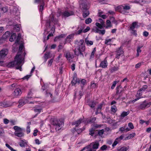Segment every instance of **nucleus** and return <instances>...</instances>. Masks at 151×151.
<instances>
[{
  "mask_svg": "<svg viewBox=\"0 0 151 151\" xmlns=\"http://www.w3.org/2000/svg\"><path fill=\"white\" fill-rule=\"evenodd\" d=\"M23 47L24 45L22 44L20 45L19 51L15 56L14 60L10 62L8 64L7 66L8 67L11 68L16 66V69H19L20 71H22L21 65H20L24 60V58H22L21 54Z\"/></svg>",
  "mask_w": 151,
  "mask_h": 151,
  "instance_id": "nucleus-1",
  "label": "nucleus"
},
{
  "mask_svg": "<svg viewBox=\"0 0 151 151\" xmlns=\"http://www.w3.org/2000/svg\"><path fill=\"white\" fill-rule=\"evenodd\" d=\"M84 40H81L78 41L76 40L75 41V44L76 45V48L74 51L75 55L78 56L80 55L84 57V55L82 53L85 50V47L83 44Z\"/></svg>",
  "mask_w": 151,
  "mask_h": 151,
  "instance_id": "nucleus-2",
  "label": "nucleus"
},
{
  "mask_svg": "<svg viewBox=\"0 0 151 151\" xmlns=\"http://www.w3.org/2000/svg\"><path fill=\"white\" fill-rule=\"evenodd\" d=\"M99 144L98 142H95L91 143L89 145L84 147L80 151H83L86 149V151H96L99 146Z\"/></svg>",
  "mask_w": 151,
  "mask_h": 151,
  "instance_id": "nucleus-3",
  "label": "nucleus"
},
{
  "mask_svg": "<svg viewBox=\"0 0 151 151\" xmlns=\"http://www.w3.org/2000/svg\"><path fill=\"white\" fill-rule=\"evenodd\" d=\"M58 20L54 18V16L53 14H51L49 17V19L46 20V26L47 29L50 27V23L53 22L55 24H57ZM47 29H45V31H46Z\"/></svg>",
  "mask_w": 151,
  "mask_h": 151,
  "instance_id": "nucleus-4",
  "label": "nucleus"
},
{
  "mask_svg": "<svg viewBox=\"0 0 151 151\" xmlns=\"http://www.w3.org/2000/svg\"><path fill=\"white\" fill-rule=\"evenodd\" d=\"M13 129L15 130L14 135L19 137H22L24 136V134L22 132V129L20 127L16 126H14Z\"/></svg>",
  "mask_w": 151,
  "mask_h": 151,
  "instance_id": "nucleus-5",
  "label": "nucleus"
},
{
  "mask_svg": "<svg viewBox=\"0 0 151 151\" xmlns=\"http://www.w3.org/2000/svg\"><path fill=\"white\" fill-rule=\"evenodd\" d=\"M53 124L56 126L55 129L57 131H58L61 128L64 124L63 121L60 120H55L53 121Z\"/></svg>",
  "mask_w": 151,
  "mask_h": 151,
  "instance_id": "nucleus-6",
  "label": "nucleus"
},
{
  "mask_svg": "<svg viewBox=\"0 0 151 151\" xmlns=\"http://www.w3.org/2000/svg\"><path fill=\"white\" fill-rule=\"evenodd\" d=\"M146 100L144 101L143 103L139 106L138 107L139 109L142 110L145 109V108H147L151 105V101L147 103H146Z\"/></svg>",
  "mask_w": 151,
  "mask_h": 151,
  "instance_id": "nucleus-7",
  "label": "nucleus"
},
{
  "mask_svg": "<svg viewBox=\"0 0 151 151\" xmlns=\"http://www.w3.org/2000/svg\"><path fill=\"white\" fill-rule=\"evenodd\" d=\"M61 14L63 17H67L74 15V12L73 11H68L67 10H65L63 12H62Z\"/></svg>",
  "mask_w": 151,
  "mask_h": 151,
  "instance_id": "nucleus-8",
  "label": "nucleus"
},
{
  "mask_svg": "<svg viewBox=\"0 0 151 151\" xmlns=\"http://www.w3.org/2000/svg\"><path fill=\"white\" fill-rule=\"evenodd\" d=\"M42 110V107L40 105H37L34 108V111L36 114L34 117L36 116L37 115L39 114Z\"/></svg>",
  "mask_w": 151,
  "mask_h": 151,
  "instance_id": "nucleus-9",
  "label": "nucleus"
},
{
  "mask_svg": "<svg viewBox=\"0 0 151 151\" xmlns=\"http://www.w3.org/2000/svg\"><path fill=\"white\" fill-rule=\"evenodd\" d=\"M8 53V50L7 49H4L0 51V60L6 57Z\"/></svg>",
  "mask_w": 151,
  "mask_h": 151,
  "instance_id": "nucleus-10",
  "label": "nucleus"
},
{
  "mask_svg": "<svg viewBox=\"0 0 151 151\" xmlns=\"http://www.w3.org/2000/svg\"><path fill=\"white\" fill-rule=\"evenodd\" d=\"M78 84L80 86L82 90L84 86L86 85V80L84 79L78 78Z\"/></svg>",
  "mask_w": 151,
  "mask_h": 151,
  "instance_id": "nucleus-11",
  "label": "nucleus"
},
{
  "mask_svg": "<svg viewBox=\"0 0 151 151\" xmlns=\"http://www.w3.org/2000/svg\"><path fill=\"white\" fill-rule=\"evenodd\" d=\"M88 4L86 2H83L80 4V7L82 11L88 10Z\"/></svg>",
  "mask_w": 151,
  "mask_h": 151,
  "instance_id": "nucleus-12",
  "label": "nucleus"
},
{
  "mask_svg": "<svg viewBox=\"0 0 151 151\" xmlns=\"http://www.w3.org/2000/svg\"><path fill=\"white\" fill-rule=\"evenodd\" d=\"M116 52L117 53L116 56V58L119 59L120 55L123 54L124 53L122 47L121 46L120 47L116 49Z\"/></svg>",
  "mask_w": 151,
  "mask_h": 151,
  "instance_id": "nucleus-13",
  "label": "nucleus"
},
{
  "mask_svg": "<svg viewBox=\"0 0 151 151\" xmlns=\"http://www.w3.org/2000/svg\"><path fill=\"white\" fill-rule=\"evenodd\" d=\"M12 104V102L10 101H4L0 102V106L5 107L11 106Z\"/></svg>",
  "mask_w": 151,
  "mask_h": 151,
  "instance_id": "nucleus-14",
  "label": "nucleus"
},
{
  "mask_svg": "<svg viewBox=\"0 0 151 151\" xmlns=\"http://www.w3.org/2000/svg\"><path fill=\"white\" fill-rule=\"evenodd\" d=\"M22 93L21 88H16L13 93V95L15 97H17L20 96Z\"/></svg>",
  "mask_w": 151,
  "mask_h": 151,
  "instance_id": "nucleus-15",
  "label": "nucleus"
},
{
  "mask_svg": "<svg viewBox=\"0 0 151 151\" xmlns=\"http://www.w3.org/2000/svg\"><path fill=\"white\" fill-rule=\"evenodd\" d=\"M124 137V136L123 135H121L119 137L115 139L114 142L112 145V146L113 147L116 146L117 144L121 142Z\"/></svg>",
  "mask_w": 151,
  "mask_h": 151,
  "instance_id": "nucleus-16",
  "label": "nucleus"
},
{
  "mask_svg": "<svg viewBox=\"0 0 151 151\" xmlns=\"http://www.w3.org/2000/svg\"><path fill=\"white\" fill-rule=\"evenodd\" d=\"M108 64L106 58L103 61L101 62L99 67L103 68H105L107 67Z\"/></svg>",
  "mask_w": 151,
  "mask_h": 151,
  "instance_id": "nucleus-17",
  "label": "nucleus"
},
{
  "mask_svg": "<svg viewBox=\"0 0 151 151\" xmlns=\"http://www.w3.org/2000/svg\"><path fill=\"white\" fill-rule=\"evenodd\" d=\"M116 10H117L118 11L121 13L125 15L129 13L128 12L126 11L127 10H124L122 9L121 8V7L120 6H117L116 8Z\"/></svg>",
  "mask_w": 151,
  "mask_h": 151,
  "instance_id": "nucleus-18",
  "label": "nucleus"
},
{
  "mask_svg": "<svg viewBox=\"0 0 151 151\" xmlns=\"http://www.w3.org/2000/svg\"><path fill=\"white\" fill-rule=\"evenodd\" d=\"M83 121L82 118L79 119L78 120L73 122L72 123V125H75L76 127H78L80 124Z\"/></svg>",
  "mask_w": 151,
  "mask_h": 151,
  "instance_id": "nucleus-19",
  "label": "nucleus"
},
{
  "mask_svg": "<svg viewBox=\"0 0 151 151\" xmlns=\"http://www.w3.org/2000/svg\"><path fill=\"white\" fill-rule=\"evenodd\" d=\"M137 23V22H133L130 27L129 30H133L135 28H138L139 26L138 25Z\"/></svg>",
  "mask_w": 151,
  "mask_h": 151,
  "instance_id": "nucleus-20",
  "label": "nucleus"
},
{
  "mask_svg": "<svg viewBox=\"0 0 151 151\" xmlns=\"http://www.w3.org/2000/svg\"><path fill=\"white\" fill-rule=\"evenodd\" d=\"M50 52H46L44 55L43 57L44 58L45 60V62H46L47 59L50 58L51 57L50 55Z\"/></svg>",
  "mask_w": 151,
  "mask_h": 151,
  "instance_id": "nucleus-21",
  "label": "nucleus"
},
{
  "mask_svg": "<svg viewBox=\"0 0 151 151\" xmlns=\"http://www.w3.org/2000/svg\"><path fill=\"white\" fill-rule=\"evenodd\" d=\"M65 36L66 35L65 34H61V35L56 37L54 39V41L55 42L58 40H60L61 38L65 37Z\"/></svg>",
  "mask_w": 151,
  "mask_h": 151,
  "instance_id": "nucleus-22",
  "label": "nucleus"
},
{
  "mask_svg": "<svg viewBox=\"0 0 151 151\" xmlns=\"http://www.w3.org/2000/svg\"><path fill=\"white\" fill-rule=\"evenodd\" d=\"M122 86H121V85H119L118 86H117L116 88V96L117 95H118L122 91V90H120V89L122 88Z\"/></svg>",
  "mask_w": 151,
  "mask_h": 151,
  "instance_id": "nucleus-23",
  "label": "nucleus"
},
{
  "mask_svg": "<svg viewBox=\"0 0 151 151\" xmlns=\"http://www.w3.org/2000/svg\"><path fill=\"white\" fill-rule=\"evenodd\" d=\"M78 78H77L76 76H74L73 79L71 81V83L72 84L75 85L76 84H78Z\"/></svg>",
  "mask_w": 151,
  "mask_h": 151,
  "instance_id": "nucleus-24",
  "label": "nucleus"
},
{
  "mask_svg": "<svg viewBox=\"0 0 151 151\" xmlns=\"http://www.w3.org/2000/svg\"><path fill=\"white\" fill-rule=\"evenodd\" d=\"M19 104L18 105V107L20 108L21 106H23L25 104L24 100L23 99L19 100Z\"/></svg>",
  "mask_w": 151,
  "mask_h": 151,
  "instance_id": "nucleus-25",
  "label": "nucleus"
},
{
  "mask_svg": "<svg viewBox=\"0 0 151 151\" xmlns=\"http://www.w3.org/2000/svg\"><path fill=\"white\" fill-rule=\"evenodd\" d=\"M16 33H13V34H12L10 37L9 40L10 42H13V41L14 40L16 39Z\"/></svg>",
  "mask_w": 151,
  "mask_h": 151,
  "instance_id": "nucleus-26",
  "label": "nucleus"
},
{
  "mask_svg": "<svg viewBox=\"0 0 151 151\" xmlns=\"http://www.w3.org/2000/svg\"><path fill=\"white\" fill-rule=\"evenodd\" d=\"M119 69V68L118 66H114L111 68L109 70L111 73H113L114 72L118 70Z\"/></svg>",
  "mask_w": 151,
  "mask_h": 151,
  "instance_id": "nucleus-27",
  "label": "nucleus"
},
{
  "mask_svg": "<svg viewBox=\"0 0 151 151\" xmlns=\"http://www.w3.org/2000/svg\"><path fill=\"white\" fill-rule=\"evenodd\" d=\"M10 35V32L8 31L6 32L3 35V38L6 39L8 37H9Z\"/></svg>",
  "mask_w": 151,
  "mask_h": 151,
  "instance_id": "nucleus-28",
  "label": "nucleus"
},
{
  "mask_svg": "<svg viewBox=\"0 0 151 151\" xmlns=\"http://www.w3.org/2000/svg\"><path fill=\"white\" fill-rule=\"evenodd\" d=\"M122 9L124 10H129L131 9V7L130 5L128 4V5H124V6H120Z\"/></svg>",
  "mask_w": 151,
  "mask_h": 151,
  "instance_id": "nucleus-29",
  "label": "nucleus"
},
{
  "mask_svg": "<svg viewBox=\"0 0 151 151\" xmlns=\"http://www.w3.org/2000/svg\"><path fill=\"white\" fill-rule=\"evenodd\" d=\"M95 130V128H93V127L90 129L89 130V134L92 136H93L94 134Z\"/></svg>",
  "mask_w": 151,
  "mask_h": 151,
  "instance_id": "nucleus-30",
  "label": "nucleus"
},
{
  "mask_svg": "<svg viewBox=\"0 0 151 151\" xmlns=\"http://www.w3.org/2000/svg\"><path fill=\"white\" fill-rule=\"evenodd\" d=\"M83 12V17H86L89 14V11L88 10L82 11Z\"/></svg>",
  "mask_w": 151,
  "mask_h": 151,
  "instance_id": "nucleus-31",
  "label": "nucleus"
},
{
  "mask_svg": "<svg viewBox=\"0 0 151 151\" xmlns=\"http://www.w3.org/2000/svg\"><path fill=\"white\" fill-rule=\"evenodd\" d=\"M40 4L41 5L39 8V10L40 12H42L43 10L44 6L45 5V2L43 0H42L41 1V4Z\"/></svg>",
  "mask_w": 151,
  "mask_h": 151,
  "instance_id": "nucleus-32",
  "label": "nucleus"
},
{
  "mask_svg": "<svg viewBox=\"0 0 151 151\" xmlns=\"http://www.w3.org/2000/svg\"><path fill=\"white\" fill-rule=\"evenodd\" d=\"M129 111H127V112L124 111H123L121 114V117L123 118L127 116L128 114H129Z\"/></svg>",
  "mask_w": 151,
  "mask_h": 151,
  "instance_id": "nucleus-33",
  "label": "nucleus"
},
{
  "mask_svg": "<svg viewBox=\"0 0 151 151\" xmlns=\"http://www.w3.org/2000/svg\"><path fill=\"white\" fill-rule=\"evenodd\" d=\"M65 57L69 61L70 60V58L71 59L73 58L71 56L69 52H67L65 54Z\"/></svg>",
  "mask_w": 151,
  "mask_h": 151,
  "instance_id": "nucleus-34",
  "label": "nucleus"
},
{
  "mask_svg": "<svg viewBox=\"0 0 151 151\" xmlns=\"http://www.w3.org/2000/svg\"><path fill=\"white\" fill-rule=\"evenodd\" d=\"M148 88V86L147 85H143L142 88L140 89L138 91V92L139 91H144L146 89Z\"/></svg>",
  "mask_w": 151,
  "mask_h": 151,
  "instance_id": "nucleus-35",
  "label": "nucleus"
},
{
  "mask_svg": "<svg viewBox=\"0 0 151 151\" xmlns=\"http://www.w3.org/2000/svg\"><path fill=\"white\" fill-rule=\"evenodd\" d=\"M85 42L88 46L91 45L93 44V42L92 41L88 40L86 39H85Z\"/></svg>",
  "mask_w": 151,
  "mask_h": 151,
  "instance_id": "nucleus-36",
  "label": "nucleus"
},
{
  "mask_svg": "<svg viewBox=\"0 0 151 151\" xmlns=\"http://www.w3.org/2000/svg\"><path fill=\"white\" fill-rule=\"evenodd\" d=\"M33 94L32 91H30L28 93V94L27 95V96H28V98H35L36 97H35L33 96L32 94Z\"/></svg>",
  "mask_w": 151,
  "mask_h": 151,
  "instance_id": "nucleus-37",
  "label": "nucleus"
},
{
  "mask_svg": "<svg viewBox=\"0 0 151 151\" xmlns=\"http://www.w3.org/2000/svg\"><path fill=\"white\" fill-rule=\"evenodd\" d=\"M104 132V129L99 130L98 132V135H99L100 137H102L103 135Z\"/></svg>",
  "mask_w": 151,
  "mask_h": 151,
  "instance_id": "nucleus-38",
  "label": "nucleus"
},
{
  "mask_svg": "<svg viewBox=\"0 0 151 151\" xmlns=\"http://www.w3.org/2000/svg\"><path fill=\"white\" fill-rule=\"evenodd\" d=\"M96 104L95 102L94 101H93L92 102H90V103L88 104V105L91 108H93L95 107Z\"/></svg>",
  "mask_w": 151,
  "mask_h": 151,
  "instance_id": "nucleus-39",
  "label": "nucleus"
},
{
  "mask_svg": "<svg viewBox=\"0 0 151 151\" xmlns=\"http://www.w3.org/2000/svg\"><path fill=\"white\" fill-rule=\"evenodd\" d=\"M96 117H93L91 118L90 119L88 120L87 122L89 123H93L96 121Z\"/></svg>",
  "mask_w": 151,
  "mask_h": 151,
  "instance_id": "nucleus-40",
  "label": "nucleus"
},
{
  "mask_svg": "<svg viewBox=\"0 0 151 151\" xmlns=\"http://www.w3.org/2000/svg\"><path fill=\"white\" fill-rule=\"evenodd\" d=\"M24 141L25 140H22V142L20 143L19 144V145L21 147H25L26 145H27L26 142Z\"/></svg>",
  "mask_w": 151,
  "mask_h": 151,
  "instance_id": "nucleus-41",
  "label": "nucleus"
},
{
  "mask_svg": "<svg viewBox=\"0 0 151 151\" xmlns=\"http://www.w3.org/2000/svg\"><path fill=\"white\" fill-rule=\"evenodd\" d=\"M31 99L30 98H28V96H27V97L24 98H23L25 102L26 103H32L33 102H29V100Z\"/></svg>",
  "mask_w": 151,
  "mask_h": 151,
  "instance_id": "nucleus-42",
  "label": "nucleus"
},
{
  "mask_svg": "<svg viewBox=\"0 0 151 151\" xmlns=\"http://www.w3.org/2000/svg\"><path fill=\"white\" fill-rule=\"evenodd\" d=\"M73 37V34L69 35L66 37L65 39L66 41L67 42H68V41L70 42V41L68 40L72 38Z\"/></svg>",
  "mask_w": 151,
  "mask_h": 151,
  "instance_id": "nucleus-43",
  "label": "nucleus"
},
{
  "mask_svg": "<svg viewBox=\"0 0 151 151\" xmlns=\"http://www.w3.org/2000/svg\"><path fill=\"white\" fill-rule=\"evenodd\" d=\"M142 47H138L137 49V53L136 54L137 57L139 55V53L141 52V50H140L141 48Z\"/></svg>",
  "mask_w": 151,
  "mask_h": 151,
  "instance_id": "nucleus-44",
  "label": "nucleus"
},
{
  "mask_svg": "<svg viewBox=\"0 0 151 151\" xmlns=\"http://www.w3.org/2000/svg\"><path fill=\"white\" fill-rule=\"evenodd\" d=\"M117 110V108L116 106L114 105L111 106V111L115 113Z\"/></svg>",
  "mask_w": 151,
  "mask_h": 151,
  "instance_id": "nucleus-45",
  "label": "nucleus"
},
{
  "mask_svg": "<svg viewBox=\"0 0 151 151\" xmlns=\"http://www.w3.org/2000/svg\"><path fill=\"white\" fill-rule=\"evenodd\" d=\"M127 147L124 146L121 148L120 149L118 150L117 151H127Z\"/></svg>",
  "mask_w": 151,
  "mask_h": 151,
  "instance_id": "nucleus-46",
  "label": "nucleus"
},
{
  "mask_svg": "<svg viewBox=\"0 0 151 151\" xmlns=\"http://www.w3.org/2000/svg\"><path fill=\"white\" fill-rule=\"evenodd\" d=\"M45 94L46 96H50L51 98H52V94H51L48 91L46 90L45 91Z\"/></svg>",
  "mask_w": 151,
  "mask_h": 151,
  "instance_id": "nucleus-47",
  "label": "nucleus"
},
{
  "mask_svg": "<svg viewBox=\"0 0 151 151\" xmlns=\"http://www.w3.org/2000/svg\"><path fill=\"white\" fill-rule=\"evenodd\" d=\"M91 19L90 18H89L86 19L85 22L86 24H89L91 23Z\"/></svg>",
  "mask_w": 151,
  "mask_h": 151,
  "instance_id": "nucleus-48",
  "label": "nucleus"
},
{
  "mask_svg": "<svg viewBox=\"0 0 151 151\" xmlns=\"http://www.w3.org/2000/svg\"><path fill=\"white\" fill-rule=\"evenodd\" d=\"M100 31H101V30L98 29L96 27H95V28L92 29V31L96 33H99Z\"/></svg>",
  "mask_w": 151,
  "mask_h": 151,
  "instance_id": "nucleus-49",
  "label": "nucleus"
},
{
  "mask_svg": "<svg viewBox=\"0 0 151 151\" xmlns=\"http://www.w3.org/2000/svg\"><path fill=\"white\" fill-rule=\"evenodd\" d=\"M96 25L100 29H102L103 27L102 25L103 24H100L99 23L96 22Z\"/></svg>",
  "mask_w": 151,
  "mask_h": 151,
  "instance_id": "nucleus-50",
  "label": "nucleus"
},
{
  "mask_svg": "<svg viewBox=\"0 0 151 151\" xmlns=\"http://www.w3.org/2000/svg\"><path fill=\"white\" fill-rule=\"evenodd\" d=\"M106 122L107 123L109 124L112 123V119L109 117L106 118Z\"/></svg>",
  "mask_w": 151,
  "mask_h": 151,
  "instance_id": "nucleus-51",
  "label": "nucleus"
},
{
  "mask_svg": "<svg viewBox=\"0 0 151 151\" xmlns=\"http://www.w3.org/2000/svg\"><path fill=\"white\" fill-rule=\"evenodd\" d=\"M111 22L110 20H107L106 21V24L107 25V27H111Z\"/></svg>",
  "mask_w": 151,
  "mask_h": 151,
  "instance_id": "nucleus-52",
  "label": "nucleus"
},
{
  "mask_svg": "<svg viewBox=\"0 0 151 151\" xmlns=\"http://www.w3.org/2000/svg\"><path fill=\"white\" fill-rule=\"evenodd\" d=\"M101 126V124H94L93 125V128H95V129L96 128H100Z\"/></svg>",
  "mask_w": 151,
  "mask_h": 151,
  "instance_id": "nucleus-53",
  "label": "nucleus"
},
{
  "mask_svg": "<svg viewBox=\"0 0 151 151\" xmlns=\"http://www.w3.org/2000/svg\"><path fill=\"white\" fill-rule=\"evenodd\" d=\"M135 135V134L134 133L130 134V135L127 137L128 138H131L134 137Z\"/></svg>",
  "mask_w": 151,
  "mask_h": 151,
  "instance_id": "nucleus-54",
  "label": "nucleus"
},
{
  "mask_svg": "<svg viewBox=\"0 0 151 151\" xmlns=\"http://www.w3.org/2000/svg\"><path fill=\"white\" fill-rule=\"evenodd\" d=\"M111 39H109L108 40H106L105 42V44L107 45H110V44L109 42H111Z\"/></svg>",
  "mask_w": 151,
  "mask_h": 151,
  "instance_id": "nucleus-55",
  "label": "nucleus"
},
{
  "mask_svg": "<svg viewBox=\"0 0 151 151\" xmlns=\"http://www.w3.org/2000/svg\"><path fill=\"white\" fill-rule=\"evenodd\" d=\"M107 148V146L105 145H104L101 148V150H106Z\"/></svg>",
  "mask_w": 151,
  "mask_h": 151,
  "instance_id": "nucleus-56",
  "label": "nucleus"
},
{
  "mask_svg": "<svg viewBox=\"0 0 151 151\" xmlns=\"http://www.w3.org/2000/svg\"><path fill=\"white\" fill-rule=\"evenodd\" d=\"M116 81H115L113 82L112 85L111 86V89H113L115 87L116 85Z\"/></svg>",
  "mask_w": 151,
  "mask_h": 151,
  "instance_id": "nucleus-57",
  "label": "nucleus"
},
{
  "mask_svg": "<svg viewBox=\"0 0 151 151\" xmlns=\"http://www.w3.org/2000/svg\"><path fill=\"white\" fill-rule=\"evenodd\" d=\"M132 31L131 33L132 34L134 35L135 36H136L137 35V31L133 29V30H131Z\"/></svg>",
  "mask_w": 151,
  "mask_h": 151,
  "instance_id": "nucleus-58",
  "label": "nucleus"
},
{
  "mask_svg": "<svg viewBox=\"0 0 151 151\" xmlns=\"http://www.w3.org/2000/svg\"><path fill=\"white\" fill-rule=\"evenodd\" d=\"M128 125L129 127L131 129H133L134 128L133 124L131 122L129 123Z\"/></svg>",
  "mask_w": 151,
  "mask_h": 151,
  "instance_id": "nucleus-59",
  "label": "nucleus"
},
{
  "mask_svg": "<svg viewBox=\"0 0 151 151\" xmlns=\"http://www.w3.org/2000/svg\"><path fill=\"white\" fill-rule=\"evenodd\" d=\"M90 29V27H89L87 26L86 28L83 30V32L84 33H86L88 32Z\"/></svg>",
  "mask_w": 151,
  "mask_h": 151,
  "instance_id": "nucleus-60",
  "label": "nucleus"
},
{
  "mask_svg": "<svg viewBox=\"0 0 151 151\" xmlns=\"http://www.w3.org/2000/svg\"><path fill=\"white\" fill-rule=\"evenodd\" d=\"M71 68L72 71H74L75 69V64L73 63L71 66Z\"/></svg>",
  "mask_w": 151,
  "mask_h": 151,
  "instance_id": "nucleus-61",
  "label": "nucleus"
},
{
  "mask_svg": "<svg viewBox=\"0 0 151 151\" xmlns=\"http://www.w3.org/2000/svg\"><path fill=\"white\" fill-rule=\"evenodd\" d=\"M91 86H92V87L93 88H95L97 87L96 83H91Z\"/></svg>",
  "mask_w": 151,
  "mask_h": 151,
  "instance_id": "nucleus-62",
  "label": "nucleus"
},
{
  "mask_svg": "<svg viewBox=\"0 0 151 151\" xmlns=\"http://www.w3.org/2000/svg\"><path fill=\"white\" fill-rule=\"evenodd\" d=\"M15 29H16L17 31H19L20 30L18 24H16L14 26Z\"/></svg>",
  "mask_w": 151,
  "mask_h": 151,
  "instance_id": "nucleus-63",
  "label": "nucleus"
},
{
  "mask_svg": "<svg viewBox=\"0 0 151 151\" xmlns=\"http://www.w3.org/2000/svg\"><path fill=\"white\" fill-rule=\"evenodd\" d=\"M53 59H51L48 62V65L50 66L51 65L53 61Z\"/></svg>",
  "mask_w": 151,
  "mask_h": 151,
  "instance_id": "nucleus-64",
  "label": "nucleus"
}]
</instances>
